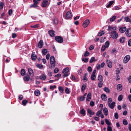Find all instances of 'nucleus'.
Here are the masks:
<instances>
[{
  "mask_svg": "<svg viewBox=\"0 0 131 131\" xmlns=\"http://www.w3.org/2000/svg\"><path fill=\"white\" fill-rule=\"evenodd\" d=\"M107 105L108 107L111 109H113L115 105V102H112V99L111 97L108 98L107 100Z\"/></svg>",
  "mask_w": 131,
  "mask_h": 131,
  "instance_id": "1",
  "label": "nucleus"
},
{
  "mask_svg": "<svg viewBox=\"0 0 131 131\" xmlns=\"http://www.w3.org/2000/svg\"><path fill=\"white\" fill-rule=\"evenodd\" d=\"M110 36L112 38L114 39H116L118 37V34L116 31H113L111 32Z\"/></svg>",
  "mask_w": 131,
  "mask_h": 131,
  "instance_id": "2",
  "label": "nucleus"
},
{
  "mask_svg": "<svg viewBox=\"0 0 131 131\" xmlns=\"http://www.w3.org/2000/svg\"><path fill=\"white\" fill-rule=\"evenodd\" d=\"M50 61L51 68H54L55 67V60L54 57L51 56L50 57Z\"/></svg>",
  "mask_w": 131,
  "mask_h": 131,
  "instance_id": "3",
  "label": "nucleus"
},
{
  "mask_svg": "<svg viewBox=\"0 0 131 131\" xmlns=\"http://www.w3.org/2000/svg\"><path fill=\"white\" fill-rule=\"evenodd\" d=\"M69 68L68 67L66 68L63 70L62 71V72L64 74L63 75L64 77L68 76L69 74L67 73L69 72Z\"/></svg>",
  "mask_w": 131,
  "mask_h": 131,
  "instance_id": "4",
  "label": "nucleus"
},
{
  "mask_svg": "<svg viewBox=\"0 0 131 131\" xmlns=\"http://www.w3.org/2000/svg\"><path fill=\"white\" fill-rule=\"evenodd\" d=\"M55 39L56 41L59 43H62L63 41V38L59 36H56L55 37Z\"/></svg>",
  "mask_w": 131,
  "mask_h": 131,
  "instance_id": "5",
  "label": "nucleus"
},
{
  "mask_svg": "<svg viewBox=\"0 0 131 131\" xmlns=\"http://www.w3.org/2000/svg\"><path fill=\"white\" fill-rule=\"evenodd\" d=\"M49 3L48 1L44 0L43 1L42 3L41 6L43 7H47L49 5Z\"/></svg>",
  "mask_w": 131,
  "mask_h": 131,
  "instance_id": "6",
  "label": "nucleus"
},
{
  "mask_svg": "<svg viewBox=\"0 0 131 131\" xmlns=\"http://www.w3.org/2000/svg\"><path fill=\"white\" fill-rule=\"evenodd\" d=\"M130 56L127 55L124 58L123 60V62L124 63H127L129 61L130 59Z\"/></svg>",
  "mask_w": 131,
  "mask_h": 131,
  "instance_id": "7",
  "label": "nucleus"
},
{
  "mask_svg": "<svg viewBox=\"0 0 131 131\" xmlns=\"http://www.w3.org/2000/svg\"><path fill=\"white\" fill-rule=\"evenodd\" d=\"M72 17L71 12L70 11L68 12L66 14V18L67 19H71Z\"/></svg>",
  "mask_w": 131,
  "mask_h": 131,
  "instance_id": "8",
  "label": "nucleus"
},
{
  "mask_svg": "<svg viewBox=\"0 0 131 131\" xmlns=\"http://www.w3.org/2000/svg\"><path fill=\"white\" fill-rule=\"evenodd\" d=\"M90 23V20L88 19H86L83 22V26L84 28L86 27Z\"/></svg>",
  "mask_w": 131,
  "mask_h": 131,
  "instance_id": "9",
  "label": "nucleus"
},
{
  "mask_svg": "<svg viewBox=\"0 0 131 131\" xmlns=\"http://www.w3.org/2000/svg\"><path fill=\"white\" fill-rule=\"evenodd\" d=\"M125 34L127 37L131 36V29L130 28L127 29L126 31Z\"/></svg>",
  "mask_w": 131,
  "mask_h": 131,
  "instance_id": "10",
  "label": "nucleus"
},
{
  "mask_svg": "<svg viewBox=\"0 0 131 131\" xmlns=\"http://www.w3.org/2000/svg\"><path fill=\"white\" fill-rule=\"evenodd\" d=\"M28 72L29 74L31 76L33 77L34 76V74L33 70L31 68H29L28 69Z\"/></svg>",
  "mask_w": 131,
  "mask_h": 131,
  "instance_id": "11",
  "label": "nucleus"
},
{
  "mask_svg": "<svg viewBox=\"0 0 131 131\" xmlns=\"http://www.w3.org/2000/svg\"><path fill=\"white\" fill-rule=\"evenodd\" d=\"M116 29V27L115 26H109L108 27V31H110L112 32L113 31H115Z\"/></svg>",
  "mask_w": 131,
  "mask_h": 131,
  "instance_id": "12",
  "label": "nucleus"
},
{
  "mask_svg": "<svg viewBox=\"0 0 131 131\" xmlns=\"http://www.w3.org/2000/svg\"><path fill=\"white\" fill-rule=\"evenodd\" d=\"M106 63L108 67L109 68H111L112 67V63L110 60H107Z\"/></svg>",
  "mask_w": 131,
  "mask_h": 131,
  "instance_id": "13",
  "label": "nucleus"
},
{
  "mask_svg": "<svg viewBox=\"0 0 131 131\" xmlns=\"http://www.w3.org/2000/svg\"><path fill=\"white\" fill-rule=\"evenodd\" d=\"M126 27H122L119 29V31L120 32L123 33L126 31Z\"/></svg>",
  "mask_w": 131,
  "mask_h": 131,
  "instance_id": "14",
  "label": "nucleus"
},
{
  "mask_svg": "<svg viewBox=\"0 0 131 131\" xmlns=\"http://www.w3.org/2000/svg\"><path fill=\"white\" fill-rule=\"evenodd\" d=\"M43 45V42L42 40H40L38 44V46L40 48H41Z\"/></svg>",
  "mask_w": 131,
  "mask_h": 131,
  "instance_id": "15",
  "label": "nucleus"
},
{
  "mask_svg": "<svg viewBox=\"0 0 131 131\" xmlns=\"http://www.w3.org/2000/svg\"><path fill=\"white\" fill-rule=\"evenodd\" d=\"M101 98L103 101H106L107 98L106 95L104 94H102L101 95Z\"/></svg>",
  "mask_w": 131,
  "mask_h": 131,
  "instance_id": "16",
  "label": "nucleus"
},
{
  "mask_svg": "<svg viewBox=\"0 0 131 131\" xmlns=\"http://www.w3.org/2000/svg\"><path fill=\"white\" fill-rule=\"evenodd\" d=\"M54 31L52 30H50L48 31L49 35L51 37H54L55 36L54 34Z\"/></svg>",
  "mask_w": 131,
  "mask_h": 131,
  "instance_id": "17",
  "label": "nucleus"
},
{
  "mask_svg": "<svg viewBox=\"0 0 131 131\" xmlns=\"http://www.w3.org/2000/svg\"><path fill=\"white\" fill-rule=\"evenodd\" d=\"M80 112L83 116H85L86 114L85 111V110L83 109L81 110L80 111Z\"/></svg>",
  "mask_w": 131,
  "mask_h": 131,
  "instance_id": "18",
  "label": "nucleus"
},
{
  "mask_svg": "<svg viewBox=\"0 0 131 131\" xmlns=\"http://www.w3.org/2000/svg\"><path fill=\"white\" fill-rule=\"evenodd\" d=\"M117 89L119 91H121L122 89V86L121 84H118L117 86Z\"/></svg>",
  "mask_w": 131,
  "mask_h": 131,
  "instance_id": "19",
  "label": "nucleus"
},
{
  "mask_svg": "<svg viewBox=\"0 0 131 131\" xmlns=\"http://www.w3.org/2000/svg\"><path fill=\"white\" fill-rule=\"evenodd\" d=\"M126 40L125 37H121L119 39V42L121 43H123Z\"/></svg>",
  "mask_w": 131,
  "mask_h": 131,
  "instance_id": "20",
  "label": "nucleus"
},
{
  "mask_svg": "<svg viewBox=\"0 0 131 131\" xmlns=\"http://www.w3.org/2000/svg\"><path fill=\"white\" fill-rule=\"evenodd\" d=\"M35 54V52H33L31 55V59L33 60H35L37 58V56Z\"/></svg>",
  "mask_w": 131,
  "mask_h": 131,
  "instance_id": "21",
  "label": "nucleus"
},
{
  "mask_svg": "<svg viewBox=\"0 0 131 131\" xmlns=\"http://www.w3.org/2000/svg\"><path fill=\"white\" fill-rule=\"evenodd\" d=\"M91 93H89L87 95L86 100L87 101H89L91 99Z\"/></svg>",
  "mask_w": 131,
  "mask_h": 131,
  "instance_id": "22",
  "label": "nucleus"
},
{
  "mask_svg": "<svg viewBox=\"0 0 131 131\" xmlns=\"http://www.w3.org/2000/svg\"><path fill=\"white\" fill-rule=\"evenodd\" d=\"M46 78V75L43 74H42L39 77L40 79L42 80H45Z\"/></svg>",
  "mask_w": 131,
  "mask_h": 131,
  "instance_id": "23",
  "label": "nucleus"
},
{
  "mask_svg": "<svg viewBox=\"0 0 131 131\" xmlns=\"http://www.w3.org/2000/svg\"><path fill=\"white\" fill-rule=\"evenodd\" d=\"M104 114L106 116H107L108 114V111L107 109L106 108H105L103 109Z\"/></svg>",
  "mask_w": 131,
  "mask_h": 131,
  "instance_id": "24",
  "label": "nucleus"
},
{
  "mask_svg": "<svg viewBox=\"0 0 131 131\" xmlns=\"http://www.w3.org/2000/svg\"><path fill=\"white\" fill-rule=\"evenodd\" d=\"M30 77L29 75H28L26 76H25L24 78L23 79L24 81H28L29 80Z\"/></svg>",
  "mask_w": 131,
  "mask_h": 131,
  "instance_id": "25",
  "label": "nucleus"
},
{
  "mask_svg": "<svg viewBox=\"0 0 131 131\" xmlns=\"http://www.w3.org/2000/svg\"><path fill=\"white\" fill-rule=\"evenodd\" d=\"M34 94L36 96H38L40 94V92L39 90H37L34 92Z\"/></svg>",
  "mask_w": 131,
  "mask_h": 131,
  "instance_id": "26",
  "label": "nucleus"
},
{
  "mask_svg": "<svg viewBox=\"0 0 131 131\" xmlns=\"http://www.w3.org/2000/svg\"><path fill=\"white\" fill-rule=\"evenodd\" d=\"M97 79L99 81H103V78L101 75H98Z\"/></svg>",
  "mask_w": 131,
  "mask_h": 131,
  "instance_id": "27",
  "label": "nucleus"
},
{
  "mask_svg": "<svg viewBox=\"0 0 131 131\" xmlns=\"http://www.w3.org/2000/svg\"><path fill=\"white\" fill-rule=\"evenodd\" d=\"M103 81H99L98 82V86L99 88H101L102 87L103 85Z\"/></svg>",
  "mask_w": 131,
  "mask_h": 131,
  "instance_id": "28",
  "label": "nucleus"
},
{
  "mask_svg": "<svg viewBox=\"0 0 131 131\" xmlns=\"http://www.w3.org/2000/svg\"><path fill=\"white\" fill-rule=\"evenodd\" d=\"M104 91L107 93H109L110 92V89L106 87H105L104 89Z\"/></svg>",
  "mask_w": 131,
  "mask_h": 131,
  "instance_id": "29",
  "label": "nucleus"
},
{
  "mask_svg": "<svg viewBox=\"0 0 131 131\" xmlns=\"http://www.w3.org/2000/svg\"><path fill=\"white\" fill-rule=\"evenodd\" d=\"M114 3L113 1H111L110 2L109 4L106 6L107 8H109Z\"/></svg>",
  "mask_w": 131,
  "mask_h": 131,
  "instance_id": "30",
  "label": "nucleus"
},
{
  "mask_svg": "<svg viewBox=\"0 0 131 131\" xmlns=\"http://www.w3.org/2000/svg\"><path fill=\"white\" fill-rule=\"evenodd\" d=\"M25 70L23 69H21V75L23 76L25 75Z\"/></svg>",
  "mask_w": 131,
  "mask_h": 131,
  "instance_id": "31",
  "label": "nucleus"
},
{
  "mask_svg": "<svg viewBox=\"0 0 131 131\" xmlns=\"http://www.w3.org/2000/svg\"><path fill=\"white\" fill-rule=\"evenodd\" d=\"M96 76L95 75L91 74V79L92 81H94L96 78Z\"/></svg>",
  "mask_w": 131,
  "mask_h": 131,
  "instance_id": "32",
  "label": "nucleus"
},
{
  "mask_svg": "<svg viewBox=\"0 0 131 131\" xmlns=\"http://www.w3.org/2000/svg\"><path fill=\"white\" fill-rule=\"evenodd\" d=\"M88 113L90 114L91 115H93L94 114V113L90 109H88L87 110Z\"/></svg>",
  "mask_w": 131,
  "mask_h": 131,
  "instance_id": "33",
  "label": "nucleus"
},
{
  "mask_svg": "<svg viewBox=\"0 0 131 131\" xmlns=\"http://www.w3.org/2000/svg\"><path fill=\"white\" fill-rule=\"evenodd\" d=\"M105 121L107 125H111V122L107 119H105Z\"/></svg>",
  "mask_w": 131,
  "mask_h": 131,
  "instance_id": "34",
  "label": "nucleus"
},
{
  "mask_svg": "<svg viewBox=\"0 0 131 131\" xmlns=\"http://www.w3.org/2000/svg\"><path fill=\"white\" fill-rule=\"evenodd\" d=\"M102 114V110H100L98 111L97 114L96 116L99 117L100 116V115Z\"/></svg>",
  "mask_w": 131,
  "mask_h": 131,
  "instance_id": "35",
  "label": "nucleus"
},
{
  "mask_svg": "<svg viewBox=\"0 0 131 131\" xmlns=\"http://www.w3.org/2000/svg\"><path fill=\"white\" fill-rule=\"evenodd\" d=\"M86 88V85L85 84H83L81 87V91L82 92H83L85 89Z\"/></svg>",
  "mask_w": 131,
  "mask_h": 131,
  "instance_id": "36",
  "label": "nucleus"
},
{
  "mask_svg": "<svg viewBox=\"0 0 131 131\" xmlns=\"http://www.w3.org/2000/svg\"><path fill=\"white\" fill-rule=\"evenodd\" d=\"M116 17L115 16H113L112 18H111L110 19V21H114L116 19Z\"/></svg>",
  "mask_w": 131,
  "mask_h": 131,
  "instance_id": "37",
  "label": "nucleus"
},
{
  "mask_svg": "<svg viewBox=\"0 0 131 131\" xmlns=\"http://www.w3.org/2000/svg\"><path fill=\"white\" fill-rule=\"evenodd\" d=\"M96 60H95V58L94 57H92L89 61L90 63H92L94 61H96Z\"/></svg>",
  "mask_w": 131,
  "mask_h": 131,
  "instance_id": "38",
  "label": "nucleus"
},
{
  "mask_svg": "<svg viewBox=\"0 0 131 131\" xmlns=\"http://www.w3.org/2000/svg\"><path fill=\"white\" fill-rule=\"evenodd\" d=\"M33 2H34V4L35 6V7H37V4L38 3V2L37 1V0H33Z\"/></svg>",
  "mask_w": 131,
  "mask_h": 131,
  "instance_id": "39",
  "label": "nucleus"
},
{
  "mask_svg": "<svg viewBox=\"0 0 131 131\" xmlns=\"http://www.w3.org/2000/svg\"><path fill=\"white\" fill-rule=\"evenodd\" d=\"M48 51L47 49H43L42 50V53L44 55H45L47 52Z\"/></svg>",
  "mask_w": 131,
  "mask_h": 131,
  "instance_id": "40",
  "label": "nucleus"
},
{
  "mask_svg": "<svg viewBox=\"0 0 131 131\" xmlns=\"http://www.w3.org/2000/svg\"><path fill=\"white\" fill-rule=\"evenodd\" d=\"M123 95H120L118 97V100L119 101H121L123 99Z\"/></svg>",
  "mask_w": 131,
  "mask_h": 131,
  "instance_id": "41",
  "label": "nucleus"
},
{
  "mask_svg": "<svg viewBox=\"0 0 131 131\" xmlns=\"http://www.w3.org/2000/svg\"><path fill=\"white\" fill-rule=\"evenodd\" d=\"M59 91L61 93H62L63 91L64 90L63 88L61 86H59Z\"/></svg>",
  "mask_w": 131,
  "mask_h": 131,
  "instance_id": "42",
  "label": "nucleus"
},
{
  "mask_svg": "<svg viewBox=\"0 0 131 131\" xmlns=\"http://www.w3.org/2000/svg\"><path fill=\"white\" fill-rule=\"evenodd\" d=\"M123 123L125 125H127L128 124V122L127 120L125 119H124L123 121Z\"/></svg>",
  "mask_w": 131,
  "mask_h": 131,
  "instance_id": "43",
  "label": "nucleus"
},
{
  "mask_svg": "<svg viewBox=\"0 0 131 131\" xmlns=\"http://www.w3.org/2000/svg\"><path fill=\"white\" fill-rule=\"evenodd\" d=\"M27 102L28 101L26 100H24L22 102V104L24 106H25Z\"/></svg>",
  "mask_w": 131,
  "mask_h": 131,
  "instance_id": "44",
  "label": "nucleus"
},
{
  "mask_svg": "<svg viewBox=\"0 0 131 131\" xmlns=\"http://www.w3.org/2000/svg\"><path fill=\"white\" fill-rule=\"evenodd\" d=\"M56 88V85H51L50 86V89L52 90H53L54 89H55Z\"/></svg>",
  "mask_w": 131,
  "mask_h": 131,
  "instance_id": "45",
  "label": "nucleus"
},
{
  "mask_svg": "<svg viewBox=\"0 0 131 131\" xmlns=\"http://www.w3.org/2000/svg\"><path fill=\"white\" fill-rule=\"evenodd\" d=\"M101 66L99 64H97L96 67V68L97 70L100 69L101 68Z\"/></svg>",
  "mask_w": 131,
  "mask_h": 131,
  "instance_id": "46",
  "label": "nucleus"
},
{
  "mask_svg": "<svg viewBox=\"0 0 131 131\" xmlns=\"http://www.w3.org/2000/svg\"><path fill=\"white\" fill-rule=\"evenodd\" d=\"M39 24H37L31 26V28H38L39 27Z\"/></svg>",
  "mask_w": 131,
  "mask_h": 131,
  "instance_id": "47",
  "label": "nucleus"
},
{
  "mask_svg": "<svg viewBox=\"0 0 131 131\" xmlns=\"http://www.w3.org/2000/svg\"><path fill=\"white\" fill-rule=\"evenodd\" d=\"M125 20L126 22H128L130 20V19L128 17H125Z\"/></svg>",
  "mask_w": 131,
  "mask_h": 131,
  "instance_id": "48",
  "label": "nucleus"
},
{
  "mask_svg": "<svg viewBox=\"0 0 131 131\" xmlns=\"http://www.w3.org/2000/svg\"><path fill=\"white\" fill-rule=\"evenodd\" d=\"M106 48L105 45L102 46L101 48L102 51H104L105 50Z\"/></svg>",
  "mask_w": 131,
  "mask_h": 131,
  "instance_id": "49",
  "label": "nucleus"
},
{
  "mask_svg": "<svg viewBox=\"0 0 131 131\" xmlns=\"http://www.w3.org/2000/svg\"><path fill=\"white\" fill-rule=\"evenodd\" d=\"M37 66L40 69H42L43 67V66L42 65L40 64H38L37 65Z\"/></svg>",
  "mask_w": 131,
  "mask_h": 131,
  "instance_id": "50",
  "label": "nucleus"
},
{
  "mask_svg": "<svg viewBox=\"0 0 131 131\" xmlns=\"http://www.w3.org/2000/svg\"><path fill=\"white\" fill-rule=\"evenodd\" d=\"M104 33V31H102L100 32L98 34V36H102Z\"/></svg>",
  "mask_w": 131,
  "mask_h": 131,
  "instance_id": "51",
  "label": "nucleus"
},
{
  "mask_svg": "<svg viewBox=\"0 0 131 131\" xmlns=\"http://www.w3.org/2000/svg\"><path fill=\"white\" fill-rule=\"evenodd\" d=\"M110 43L108 41H106L105 43V47L106 48H108L109 46Z\"/></svg>",
  "mask_w": 131,
  "mask_h": 131,
  "instance_id": "52",
  "label": "nucleus"
},
{
  "mask_svg": "<svg viewBox=\"0 0 131 131\" xmlns=\"http://www.w3.org/2000/svg\"><path fill=\"white\" fill-rule=\"evenodd\" d=\"M107 131H113L112 127L110 126L107 127Z\"/></svg>",
  "mask_w": 131,
  "mask_h": 131,
  "instance_id": "53",
  "label": "nucleus"
},
{
  "mask_svg": "<svg viewBox=\"0 0 131 131\" xmlns=\"http://www.w3.org/2000/svg\"><path fill=\"white\" fill-rule=\"evenodd\" d=\"M54 23L55 24H57L58 23V20L57 18L55 19L54 20Z\"/></svg>",
  "mask_w": 131,
  "mask_h": 131,
  "instance_id": "54",
  "label": "nucleus"
},
{
  "mask_svg": "<svg viewBox=\"0 0 131 131\" xmlns=\"http://www.w3.org/2000/svg\"><path fill=\"white\" fill-rule=\"evenodd\" d=\"M89 54V52L88 51H86L85 53L84 56L85 57H87Z\"/></svg>",
  "mask_w": 131,
  "mask_h": 131,
  "instance_id": "55",
  "label": "nucleus"
},
{
  "mask_svg": "<svg viewBox=\"0 0 131 131\" xmlns=\"http://www.w3.org/2000/svg\"><path fill=\"white\" fill-rule=\"evenodd\" d=\"M114 117L115 118L118 119V114L117 112L115 113L114 114Z\"/></svg>",
  "mask_w": 131,
  "mask_h": 131,
  "instance_id": "56",
  "label": "nucleus"
},
{
  "mask_svg": "<svg viewBox=\"0 0 131 131\" xmlns=\"http://www.w3.org/2000/svg\"><path fill=\"white\" fill-rule=\"evenodd\" d=\"M4 3L3 2H1L0 3V9H2L3 7Z\"/></svg>",
  "mask_w": 131,
  "mask_h": 131,
  "instance_id": "57",
  "label": "nucleus"
},
{
  "mask_svg": "<svg viewBox=\"0 0 131 131\" xmlns=\"http://www.w3.org/2000/svg\"><path fill=\"white\" fill-rule=\"evenodd\" d=\"M70 78L73 80H76V78L75 77L72 75H71V77H70Z\"/></svg>",
  "mask_w": 131,
  "mask_h": 131,
  "instance_id": "58",
  "label": "nucleus"
},
{
  "mask_svg": "<svg viewBox=\"0 0 131 131\" xmlns=\"http://www.w3.org/2000/svg\"><path fill=\"white\" fill-rule=\"evenodd\" d=\"M82 60L85 62H87L88 61V59L87 58H84L82 59Z\"/></svg>",
  "mask_w": 131,
  "mask_h": 131,
  "instance_id": "59",
  "label": "nucleus"
},
{
  "mask_svg": "<svg viewBox=\"0 0 131 131\" xmlns=\"http://www.w3.org/2000/svg\"><path fill=\"white\" fill-rule=\"evenodd\" d=\"M85 98V97L84 96H82L80 98V100L81 101H83L84 100Z\"/></svg>",
  "mask_w": 131,
  "mask_h": 131,
  "instance_id": "60",
  "label": "nucleus"
},
{
  "mask_svg": "<svg viewBox=\"0 0 131 131\" xmlns=\"http://www.w3.org/2000/svg\"><path fill=\"white\" fill-rule=\"evenodd\" d=\"M65 92L67 94H69L70 93L69 92V90L68 88H66L65 90Z\"/></svg>",
  "mask_w": 131,
  "mask_h": 131,
  "instance_id": "61",
  "label": "nucleus"
},
{
  "mask_svg": "<svg viewBox=\"0 0 131 131\" xmlns=\"http://www.w3.org/2000/svg\"><path fill=\"white\" fill-rule=\"evenodd\" d=\"M88 70L89 72H91L92 71V69L91 67L90 66H89L88 68Z\"/></svg>",
  "mask_w": 131,
  "mask_h": 131,
  "instance_id": "62",
  "label": "nucleus"
},
{
  "mask_svg": "<svg viewBox=\"0 0 131 131\" xmlns=\"http://www.w3.org/2000/svg\"><path fill=\"white\" fill-rule=\"evenodd\" d=\"M59 70L57 68H56L54 70V72L55 73H57L58 72Z\"/></svg>",
  "mask_w": 131,
  "mask_h": 131,
  "instance_id": "63",
  "label": "nucleus"
},
{
  "mask_svg": "<svg viewBox=\"0 0 131 131\" xmlns=\"http://www.w3.org/2000/svg\"><path fill=\"white\" fill-rule=\"evenodd\" d=\"M128 45L129 46H131V39L129 40L128 42Z\"/></svg>",
  "mask_w": 131,
  "mask_h": 131,
  "instance_id": "64",
  "label": "nucleus"
}]
</instances>
